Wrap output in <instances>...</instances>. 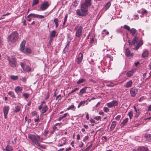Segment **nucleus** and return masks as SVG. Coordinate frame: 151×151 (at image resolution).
Listing matches in <instances>:
<instances>
[{
    "instance_id": "2eb2a0df",
    "label": "nucleus",
    "mask_w": 151,
    "mask_h": 151,
    "mask_svg": "<svg viewBox=\"0 0 151 151\" xmlns=\"http://www.w3.org/2000/svg\"><path fill=\"white\" fill-rule=\"evenodd\" d=\"M22 90V87L19 86L16 87L14 89V91L17 94H18L19 93H21Z\"/></svg>"
},
{
    "instance_id": "8fccbe9b",
    "label": "nucleus",
    "mask_w": 151,
    "mask_h": 151,
    "mask_svg": "<svg viewBox=\"0 0 151 151\" xmlns=\"http://www.w3.org/2000/svg\"><path fill=\"white\" fill-rule=\"evenodd\" d=\"M111 5V4L109 2L107 3L105 6V7L107 9H108L110 6Z\"/></svg>"
},
{
    "instance_id": "5fc2aeb1",
    "label": "nucleus",
    "mask_w": 151,
    "mask_h": 151,
    "mask_svg": "<svg viewBox=\"0 0 151 151\" xmlns=\"http://www.w3.org/2000/svg\"><path fill=\"white\" fill-rule=\"evenodd\" d=\"M67 115H68V114L67 113H66L64 114V115L61 116V118L63 119L65 118L67 116Z\"/></svg>"
},
{
    "instance_id": "774afa93",
    "label": "nucleus",
    "mask_w": 151,
    "mask_h": 151,
    "mask_svg": "<svg viewBox=\"0 0 151 151\" xmlns=\"http://www.w3.org/2000/svg\"><path fill=\"white\" fill-rule=\"evenodd\" d=\"M147 107L148 108V110L151 111V105H149Z\"/></svg>"
},
{
    "instance_id": "2f4dec72",
    "label": "nucleus",
    "mask_w": 151,
    "mask_h": 151,
    "mask_svg": "<svg viewBox=\"0 0 151 151\" xmlns=\"http://www.w3.org/2000/svg\"><path fill=\"white\" fill-rule=\"evenodd\" d=\"M86 81V79L84 78H82L79 80L77 82V83L78 84L84 82Z\"/></svg>"
},
{
    "instance_id": "f03ea898",
    "label": "nucleus",
    "mask_w": 151,
    "mask_h": 151,
    "mask_svg": "<svg viewBox=\"0 0 151 151\" xmlns=\"http://www.w3.org/2000/svg\"><path fill=\"white\" fill-rule=\"evenodd\" d=\"M88 14V8L81 4L80 9H77L76 14L81 16H85Z\"/></svg>"
},
{
    "instance_id": "680f3d73",
    "label": "nucleus",
    "mask_w": 151,
    "mask_h": 151,
    "mask_svg": "<svg viewBox=\"0 0 151 151\" xmlns=\"http://www.w3.org/2000/svg\"><path fill=\"white\" fill-rule=\"evenodd\" d=\"M147 11L146 10H145L143 12H141V13L142 14H147Z\"/></svg>"
},
{
    "instance_id": "39448f33",
    "label": "nucleus",
    "mask_w": 151,
    "mask_h": 151,
    "mask_svg": "<svg viewBox=\"0 0 151 151\" xmlns=\"http://www.w3.org/2000/svg\"><path fill=\"white\" fill-rule=\"evenodd\" d=\"M20 65L23 70L25 72H29L31 71V68L28 65H26L25 63H22Z\"/></svg>"
},
{
    "instance_id": "bb28decb",
    "label": "nucleus",
    "mask_w": 151,
    "mask_h": 151,
    "mask_svg": "<svg viewBox=\"0 0 151 151\" xmlns=\"http://www.w3.org/2000/svg\"><path fill=\"white\" fill-rule=\"evenodd\" d=\"M6 150L7 151H12L13 149L11 146L8 145L6 147Z\"/></svg>"
},
{
    "instance_id": "c85d7f7f",
    "label": "nucleus",
    "mask_w": 151,
    "mask_h": 151,
    "mask_svg": "<svg viewBox=\"0 0 151 151\" xmlns=\"http://www.w3.org/2000/svg\"><path fill=\"white\" fill-rule=\"evenodd\" d=\"M20 107L19 106H16L15 108V109L14 111V112L16 113L19 112L20 110Z\"/></svg>"
},
{
    "instance_id": "412c9836",
    "label": "nucleus",
    "mask_w": 151,
    "mask_h": 151,
    "mask_svg": "<svg viewBox=\"0 0 151 151\" xmlns=\"http://www.w3.org/2000/svg\"><path fill=\"white\" fill-rule=\"evenodd\" d=\"M48 107L47 105H45L42 107V109L41 111L42 114H44L45 113L48 109Z\"/></svg>"
},
{
    "instance_id": "69168bd1",
    "label": "nucleus",
    "mask_w": 151,
    "mask_h": 151,
    "mask_svg": "<svg viewBox=\"0 0 151 151\" xmlns=\"http://www.w3.org/2000/svg\"><path fill=\"white\" fill-rule=\"evenodd\" d=\"M72 149L70 147H69L68 148H66L65 149V151H68L69 150H71Z\"/></svg>"
},
{
    "instance_id": "4d7b16f0",
    "label": "nucleus",
    "mask_w": 151,
    "mask_h": 151,
    "mask_svg": "<svg viewBox=\"0 0 151 151\" xmlns=\"http://www.w3.org/2000/svg\"><path fill=\"white\" fill-rule=\"evenodd\" d=\"M44 17V16L38 14L37 18H39L40 19H43Z\"/></svg>"
},
{
    "instance_id": "c03bdc74",
    "label": "nucleus",
    "mask_w": 151,
    "mask_h": 151,
    "mask_svg": "<svg viewBox=\"0 0 151 151\" xmlns=\"http://www.w3.org/2000/svg\"><path fill=\"white\" fill-rule=\"evenodd\" d=\"M78 58H79L83 60V54L81 52L79 53L78 55Z\"/></svg>"
},
{
    "instance_id": "e2e57ef3",
    "label": "nucleus",
    "mask_w": 151,
    "mask_h": 151,
    "mask_svg": "<svg viewBox=\"0 0 151 151\" xmlns=\"http://www.w3.org/2000/svg\"><path fill=\"white\" fill-rule=\"evenodd\" d=\"M68 17V14H66L64 19V21L66 22Z\"/></svg>"
},
{
    "instance_id": "ddd939ff",
    "label": "nucleus",
    "mask_w": 151,
    "mask_h": 151,
    "mask_svg": "<svg viewBox=\"0 0 151 151\" xmlns=\"http://www.w3.org/2000/svg\"><path fill=\"white\" fill-rule=\"evenodd\" d=\"M138 37H136L133 38L132 41V44L133 45H138L141 41H142L141 40L138 41Z\"/></svg>"
},
{
    "instance_id": "473e14b6",
    "label": "nucleus",
    "mask_w": 151,
    "mask_h": 151,
    "mask_svg": "<svg viewBox=\"0 0 151 151\" xmlns=\"http://www.w3.org/2000/svg\"><path fill=\"white\" fill-rule=\"evenodd\" d=\"M87 88V87H86L81 89L80 91V93H81L82 94H83L85 93H86V90Z\"/></svg>"
},
{
    "instance_id": "1a4fd4ad",
    "label": "nucleus",
    "mask_w": 151,
    "mask_h": 151,
    "mask_svg": "<svg viewBox=\"0 0 151 151\" xmlns=\"http://www.w3.org/2000/svg\"><path fill=\"white\" fill-rule=\"evenodd\" d=\"M9 109V107L7 106H5L3 108V111L5 119H6L7 116Z\"/></svg>"
},
{
    "instance_id": "a19ab883",
    "label": "nucleus",
    "mask_w": 151,
    "mask_h": 151,
    "mask_svg": "<svg viewBox=\"0 0 151 151\" xmlns=\"http://www.w3.org/2000/svg\"><path fill=\"white\" fill-rule=\"evenodd\" d=\"M22 96L24 97L25 99H27L29 97V95L27 93H25L22 94Z\"/></svg>"
},
{
    "instance_id": "a878e982",
    "label": "nucleus",
    "mask_w": 151,
    "mask_h": 151,
    "mask_svg": "<svg viewBox=\"0 0 151 151\" xmlns=\"http://www.w3.org/2000/svg\"><path fill=\"white\" fill-rule=\"evenodd\" d=\"M56 32L55 30L52 31L50 33V37L53 38L56 36Z\"/></svg>"
},
{
    "instance_id": "cd10ccee",
    "label": "nucleus",
    "mask_w": 151,
    "mask_h": 151,
    "mask_svg": "<svg viewBox=\"0 0 151 151\" xmlns=\"http://www.w3.org/2000/svg\"><path fill=\"white\" fill-rule=\"evenodd\" d=\"M31 52V50L29 48H26L25 50H24L22 52L25 53H30Z\"/></svg>"
},
{
    "instance_id": "5701e85b",
    "label": "nucleus",
    "mask_w": 151,
    "mask_h": 151,
    "mask_svg": "<svg viewBox=\"0 0 151 151\" xmlns=\"http://www.w3.org/2000/svg\"><path fill=\"white\" fill-rule=\"evenodd\" d=\"M116 122L115 121H113L112 122L111 126L110 127V129L111 131H113L116 125Z\"/></svg>"
},
{
    "instance_id": "58836bf2",
    "label": "nucleus",
    "mask_w": 151,
    "mask_h": 151,
    "mask_svg": "<svg viewBox=\"0 0 151 151\" xmlns=\"http://www.w3.org/2000/svg\"><path fill=\"white\" fill-rule=\"evenodd\" d=\"M45 103V102L44 101H42L40 105L38 107V109L39 110H41L42 107L43 105Z\"/></svg>"
},
{
    "instance_id": "0e129e2a",
    "label": "nucleus",
    "mask_w": 151,
    "mask_h": 151,
    "mask_svg": "<svg viewBox=\"0 0 151 151\" xmlns=\"http://www.w3.org/2000/svg\"><path fill=\"white\" fill-rule=\"evenodd\" d=\"M26 78L25 77H23L22 78V80L24 82H25L26 81Z\"/></svg>"
},
{
    "instance_id": "7ed1b4c3",
    "label": "nucleus",
    "mask_w": 151,
    "mask_h": 151,
    "mask_svg": "<svg viewBox=\"0 0 151 151\" xmlns=\"http://www.w3.org/2000/svg\"><path fill=\"white\" fill-rule=\"evenodd\" d=\"M19 37L18 33L16 31L12 32L8 37V40L12 43L16 42Z\"/></svg>"
},
{
    "instance_id": "f8f14e48",
    "label": "nucleus",
    "mask_w": 151,
    "mask_h": 151,
    "mask_svg": "<svg viewBox=\"0 0 151 151\" xmlns=\"http://www.w3.org/2000/svg\"><path fill=\"white\" fill-rule=\"evenodd\" d=\"M138 92L137 89L135 88H132L130 90V93L132 97L134 96Z\"/></svg>"
},
{
    "instance_id": "6e6552de",
    "label": "nucleus",
    "mask_w": 151,
    "mask_h": 151,
    "mask_svg": "<svg viewBox=\"0 0 151 151\" xmlns=\"http://www.w3.org/2000/svg\"><path fill=\"white\" fill-rule=\"evenodd\" d=\"M118 104V102L115 100H114L111 102L108 103L107 105L108 108H111L113 107L117 106Z\"/></svg>"
},
{
    "instance_id": "a211bd4d",
    "label": "nucleus",
    "mask_w": 151,
    "mask_h": 151,
    "mask_svg": "<svg viewBox=\"0 0 151 151\" xmlns=\"http://www.w3.org/2000/svg\"><path fill=\"white\" fill-rule=\"evenodd\" d=\"M126 55L128 57L130 58L132 57L133 54L130 52V51L128 49H127L126 50Z\"/></svg>"
},
{
    "instance_id": "7c9ffc66",
    "label": "nucleus",
    "mask_w": 151,
    "mask_h": 151,
    "mask_svg": "<svg viewBox=\"0 0 151 151\" xmlns=\"http://www.w3.org/2000/svg\"><path fill=\"white\" fill-rule=\"evenodd\" d=\"M53 21L55 24V27L56 28L59 25V24L58 23L59 21L58 19L57 18H55L54 19Z\"/></svg>"
},
{
    "instance_id": "79ce46f5",
    "label": "nucleus",
    "mask_w": 151,
    "mask_h": 151,
    "mask_svg": "<svg viewBox=\"0 0 151 151\" xmlns=\"http://www.w3.org/2000/svg\"><path fill=\"white\" fill-rule=\"evenodd\" d=\"M103 110L104 112L106 113L109 111V109L108 107H104L103 108Z\"/></svg>"
},
{
    "instance_id": "6e6d98bb",
    "label": "nucleus",
    "mask_w": 151,
    "mask_h": 151,
    "mask_svg": "<svg viewBox=\"0 0 151 151\" xmlns=\"http://www.w3.org/2000/svg\"><path fill=\"white\" fill-rule=\"evenodd\" d=\"M121 117V116L120 115H118L115 118V119L116 120H119Z\"/></svg>"
},
{
    "instance_id": "393cba45",
    "label": "nucleus",
    "mask_w": 151,
    "mask_h": 151,
    "mask_svg": "<svg viewBox=\"0 0 151 151\" xmlns=\"http://www.w3.org/2000/svg\"><path fill=\"white\" fill-rule=\"evenodd\" d=\"M143 44L142 41H141L140 42L138 45H136V46H135L134 48V49L135 50H137L140 46L142 45Z\"/></svg>"
},
{
    "instance_id": "13d9d810",
    "label": "nucleus",
    "mask_w": 151,
    "mask_h": 151,
    "mask_svg": "<svg viewBox=\"0 0 151 151\" xmlns=\"http://www.w3.org/2000/svg\"><path fill=\"white\" fill-rule=\"evenodd\" d=\"M88 136H86L83 139V141H85L87 140L88 139Z\"/></svg>"
},
{
    "instance_id": "4c0bfd02",
    "label": "nucleus",
    "mask_w": 151,
    "mask_h": 151,
    "mask_svg": "<svg viewBox=\"0 0 151 151\" xmlns=\"http://www.w3.org/2000/svg\"><path fill=\"white\" fill-rule=\"evenodd\" d=\"M102 34H105L106 35H108L109 34V32L108 31H106V29H104L102 33Z\"/></svg>"
},
{
    "instance_id": "3c124183",
    "label": "nucleus",
    "mask_w": 151,
    "mask_h": 151,
    "mask_svg": "<svg viewBox=\"0 0 151 151\" xmlns=\"http://www.w3.org/2000/svg\"><path fill=\"white\" fill-rule=\"evenodd\" d=\"M78 3H77V1L76 0H75L73 3V6L76 7L78 5Z\"/></svg>"
},
{
    "instance_id": "052dcab7",
    "label": "nucleus",
    "mask_w": 151,
    "mask_h": 151,
    "mask_svg": "<svg viewBox=\"0 0 151 151\" xmlns=\"http://www.w3.org/2000/svg\"><path fill=\"white\" fill-rule=\"evenodd\" d=\"M32 114L33 116H35L37 114V113L35 111H33L32 112Z\"/></svg>"
},
{
    "instance_id": "f257e3e1",
    "label": "nucleus",
    "mask_w": 151,
    "mask_h": 151,
    "mask_svg": "<svg viewBox=\"0 0 151 151\" xmlns=\"http://www.w3.org/2000/svg\"><path fill=\"white\" fill-rule=\"evenodd\" d=\"M28 137L35 145L39 146L40 148H44V147L39 142L41 139L40 136L37 134H29L28 135Z\"/></svg>"
},
{
    "instance_id": "4be33fe9",
    "label": "nucleus",
    "mask_w": 151,
    "mask_h": 151,
    "mask_svg": "<svg viewBox=\"0 0 151 151\" xmlns=\"http://www.w3.org/2000/svg\"><path fill=\"white\" fill-rule=\"evenodd\" d=\"M135 72V70H132L128 72L127 73V75L128 77H130L132 76Z\"/></svg>"
},
{
    "instance_id": "4468645a",
    "label": "nucleus",
    "mask_w": 151,
    "mask_h": 151,
    "mask_svg": "<svg viewBox=\"0 0 151 151\" xmlns=\"http://www.w3.org/2000/svg\"><path fill=\"white\" fill-rule=\"evenodd\" d=\"M132 80H130L125 84L124 85V86L126 88H129L132 86Z\"/></svg>"
},
{
    "instance_id": "6ab92c4d",
    "label": "nucleus",
    "mask_w": 151,
    "mask_h": 151,
    "mask_svg": "<svg viewBox=\"0 0 151 151\" xmlns=\"http://www.w3.org/2000/svg\"><path fill=\"white\" fill-rule=\"evenodd\" d=\"M25 43L26 42L24 41H23L20 44V50L22 52H23V51L24 50Z\"/></svg>"
},
{
    "instance_id": "9d476101",
    "label": "nucleus",
    "mask_w": 151,
    "mask_h": 151,
    "mask_svg": "<svg viewBox=\"0 0 151 151\" xmlns=\"http://www.w3.org/2000/svg\"><path fill=\"white\" fill-rule=\"evenodd\" d=\"M91 0H85L84 2L81 4L88 8V7L90 6L91 5Z\"/></svg>"
},
{
    "instance_id": "20e7f679",
    "label": "nucleus",
    "mask_w": 151,
    "mask_h": 151,
    "mask_svg": "<svg viewBox=\"0 0 151 151\" xmlns=\"http://www.w3.org/2000/svg\"><path fill=\"white\" fill-rule=\"evenodd\" d=\"M83 29V27L81 26L76 27L74 29L76 31L75 35L76 37H81Z\"/></svg>"
},
{
    "instance_id": "bf43d9fd",
    "label": "nucleus",
    "mask_w": 151,
    "mask_h": 151,
    "mask_svg": "<svg viewBox=\"0 0 151 151\" xmlns=\"http://www.w3.org/2000/svg\"><path fill=\"white\" fill-rule=\"evenodd\" d=\"M101 117L100 116H97L94 118V119L98 120H100L101 119Z\"/></svg>"
},
{
    "instance_id": "09e8293b",
    "label": "nucleus",
    "mask_w": 151,
    "mask_h": 151,
    "mask_svg": "<svg viewBox=\"0 0 151 151\" xmlns=\"http://www.w3.org/2000/svg\"><path fill=\"white\" fill-rule=\"evenodd\" d=\"M11 79L16 80L18 79V76H12L11 77Z\"/></svg>"
},
{
    "instance_id": "dca6fc26",
    "label": "nucleus",
    "mask_w": 151,
    "mask_h": 151,
    "mask_svg": "<svg viewBox=\"0 0 151 151\" xmlns=\"http://www.w3.org/2000/svg\"><path fill=\"white\" fill-rule=\"evenodd\" d=\"M129 31L130 33L133 36L136 37L137 35V31L136 29L134 28H133L131 29Z\"/></svg>"
},
{
    "instance_id": "0eeeda50",
    "label": "nucleus",
    "mask_w": 151,
    "mask_h": 151,
    "mask_svg": "<svg viewBox=\"0 0 151 151\" xmlns=\"http://www.w3.org/2000/svg\"><path fill=\"white\" fill-rule=\"evenodd\" d=\"M49 4L48 1H46L42 4L40 8L42 11H44L49 6Z\"/></svg>"
},
{
    "instance_id": "de8ad7c7",
    "label": "nucleus",
    "mask_w": 151,
    "mask_h": 151,
    "mask_svg": "<svg viewBox=\"0 0 151 151\" xmlns=\"http://www.w3.org/2000/svg\"><path fill=\"white\" fill-rule=\"evenodd\" d=\"M8 94L11 97H14V93L12 91H9L8 93Z\"/></svg>"
},
{
    "instance_id": "603ef678",
    "label": "nucleus",
    "mask_w": 151,
    "mask_h": 151,
    "mask_svg": "<svg viewBox=\"0 0 151 151\" xmlns=\"http://www.w3.org/2000/svg\"><path fill=\"white\" fill-rule=\"evenodd\" d=\"M61 99V95H59L56 96V100H60Z\"/></svg>"
},
{
    "instance_id": "9b49d317",
    "label": "nucleus",
    "mask_w": 151,
    "mask_h": 151,
    "mask_svg": "<svg viewBox=\"0 0 151 151\" xmlns=\"http://www.w3.org/2000/svg\"><path fill=\"white\" fill-rule=\"evenodd\" d=\"M134 151H148V149L147 147L139 146L134 149Z\"/></svg>"
},
{
    "instance_id": "ea45409f",
    "label": "nucleus",
    "mask_w": 151,
    "mask_h": 151,
    "mask_svg": "<svg viewBox=\"0 0 151 151\" xmlns=\"http://www.w3.org/2000/svg\"><path fill=\"white\" fill-rule=\"evenodd\" d=\"M145 137L147 139H151V134H146L145 135Z\"/></svg>"
},
{
    "instance_id": "f704fd0d",
    "label": "nucleus",
    "mask_w": 151,
    "mask_h": 151,
    "mask_svg": "<svg viewBox=\"0 0 151 151\" xmlns=\"http://www.w3.org/2000/svg\"><path fill=\"white\" fill-rule=\"evenodd\" d=\"M128 121V118H126L122 123L121 124L123 126H124L127 122Z\"/></svg>"
},
{
    "instance_id": "a18cd8bd",
    "label": "nucleus",
    "mask_w": 151,
    "mask_h": 151,
    "mask_svg": "<svg viewBox=\"0 0 151 151\" xmlns=\"http://www.w3.org/2000/svg\"><path fill=\"white\" fill-rule=\"evenodd\" d=\"M124 28L125 29H127L128 31H130L131 30L130 27L127 25H124Z\"/></svg>"
},
{
    "instance_id": "338daca9",
    "label": "nucleus",
    "mask_w": 151,
    "mask_h": 151,
    "mask_svg": "<svg viewBox=\"0 0 151 151\" xmlns=\"http://www.w3.org/2000/svg\"><path fill=\"white\" fill-rule=\"evenodd\" d=\"M94 42V39L93 37L92 38L91 40H90V42L91 43H92Z\"/></svg>"
},
{
    "instance_id": "f3484780",
    "label": "nucleus",
    "mask_w": 151,
    "mask_h": 151,
    "mask_svg": "<svg viewBox=\"0 0 151 151\" xmlns=\"http://www.w3.org/2000/svg\"><path fill=\"white\" fill-rule=\"evenodd\" d=\"M59 142H60L61 144H60L59 145H58V146L61 147L63 146V145L65 144L66 142V139L65 137H63L61 139H60Z\"/></svg>"
},
{
    "instance_id": "c9c22d12",
    "label": "nucleus",
    "mask_w": 151,
    "mask_h": 151,
    "mask_svg": "<svg viewBox=\"0 0 151 151\" xmlns=\"http://www.w3.org/2000/svg\"><path fill=\"white\" fill-rule=\"evenodd\" d=\"M133 112L131 111L128 114V115L129 116V119H131L133 116Z\"/></svg>"
},
{
    "instance_id": "49530a36",
    "label": "nucleus",
    "mask_w": 151,
    "mask_h": 151,
    "mask_svg": "<svg viewBox=\"0 0 151 151\" xmlns=\"http://www.w3.org/2000/svg\"><path fill=\"white\" fill-rule=\"evenodd\" d=\"M75 107L73 105H72L71 106H69V107L67 109V110H69V109H75Z\"/></svg>"
},
{
    "instance_id": "72a5a7b5",
    "label": "nucleus",
    "mask_w": 151,
    "mask_h": 151,
    "mask_svg": "<svg viewBox=\"0 0 151 151\" xmlns=\"http://www.w3.org/2000/svg\"><path fill=\"white\" fill-rule=\"evenodd\" d=\"M86 101H81L80 102V103L78 105V108H80V107L82 105L84 106V104H85V103H86Z\"/></svg>"
},
{
    "instance_id": "423d86ee",
    "label": "nucleus",
    "mask_w": 151,
    "mask_h": 151,
    "mask_svg": "<svg viewBox=\"0 0 151 151\" xmlns=\"http://www.w3.org/2000/svg\"><path fill=\"white\" fill-rule=\"evenodd\" d=\"M8 59L10 65L13 67H15L17 64L15 57L14 56H12L10 58H8Z\"/></svg>"
},
{
    "instance_id": "e433bc0d",
    "label": "nucleus",
    "mask_w": 151,
    "mask_h": 151,
    "mask_svg": "<svg viewBox=\"0 0 151 151\" xmlns=\"http://www.w3.org/2000/svg\"><path fill=\"white\" fill-rule=\"evenodd\" d=\"M39 2V0H33L32 6L38 4Z\"/></svg>"
},
{
    "instance_id": "aec40b11",
    "label": "nucleus",
    "mask_w": 151,
    "mask_h": 151,
    "mask_svg": "<svg viewBox=\"0 0 151 151\" xmlns=\"http://www.w3.org/2000/svg\"><path fill=\"white\" fill-rule=\"evenodd\" d=\"M142 55V57L143 58L147 57L148 55V52L147 50H144Z\"/></svg>"
},
{
    "instance_id": "37998d69",
    "label": "nucleus",
    "mask_w": 151,
    "mask_h": 151,
    "mask_svg": "<svg viewBox=\"0 0 151 151\" xmlns=\"http://www.w3.org/2000/svg\"><path fill=\"white\" fill-rule=\"evenodd\" d=\"M82 60L79 58H77L76 59V62L78 64H80Z\"/></svg>"
},
{
    "instance_id": "c756f323",
    "label": "nucleus",
    "mask_w": 151,
    "mask_h": 151,
    "mask_svg": "<svg viewBox=\"0 0 151 151\" xmlns=\"http://www.w3.org/2000/svg\"><path fill=\"white\" fill-rule=\"evenodd\" d=\"M136 113L135 116V117H138L140 114V110L139 109H137V110L135 111Z\"/></svg>"
},
{
    "instance_id": "864d4df0",
    "label": "nucleus",
    "mask_w": 151,
    "mask_h": 151,
    "mask_svg": "<svg viewBox=\"0 0 151 151\" xmlns=\"http://www.w3.org/2000/svg\"><path fill=\"white\" fill-rule=\"evenodd\" d=\"M79 89V88H75L74 90H73L72 91H71L70 93L69 94L72 93L78 90Z\"/></svg>"
},
{
    "instance_id": "b1692460",
    "label": "nucleus",
    "mask_w": 151,
    "mask_h": 151,
    "mask_svg": "<svg viewBox=\"0 0 151 151\" xmlns=\"http://www.w3.org/2000/svg\"><path fill=\"white\" fill-rule=\"evenodd\" d=\"M37 14H30L27 16V17L28 18H29L30 17L33 18H37Z\"/></svg>"
}]
</instances>
